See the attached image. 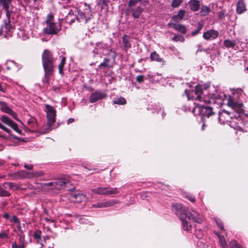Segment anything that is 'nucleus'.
Listing matches in <instances>:
<instances>
[{
  "label": "nucleus",
  "mask_w": 248,
  "mask_h": 248,
  "mask_svg": "<svg viewBox=\"0 0 248 248\" xmlns=\"http://www.w3.org/2000/svg\"><path fill=\"white\" fill-rule=\"evenodd\" d=\"M239 97L237 93H234L232 96H229L228 98L227 105L236 113L234 117H231V121H229V125L234 129L240 128V125L243 124L242 119L246 116L243 112V104L239 102L237 98Z\"/></svg>",
  "instance_id": "obj_1"
},
{
  "label": "nucleus",
  "mask_w": 248,
  "mask_h": 248,
  "mask_svg": "<svg viewBox=\"0 0 248 248\" xmlns=\"http://www.w3.org/2000/svg\"><path fill=\"white\" fill-rule=\"evenodd\" d=\"M43 65L46 76L51 75L53 71V58L51 52L48 50H45L42 56Z\"/></svg>",
  "instance_id": "obj_2"
},
{
  "label": "nucleus",
  "mask_w": 248,
  "mask_h": 248,
  "mask_svg": "<svg viewBox=\"0 0 248 248\" xmlns=\"http://www.w3.org/2000/svg\"><path fill=\"white\" fill-rule=\"evenodd\" d=\"M46 27L44 28V31L47 34H54L60 30L61 26L59 23H55L53 21V16L49 14L46 20Z\"/></svg>",
  "instance_id": "obj_3"
},
{
  "label": "nucleus",
  "mask_w": 248,
  "mask_h": 248,
  "mask_svg": "<svg viewBox=\"0 0 248 248\" xmlns=\"http://www.w3.org/2000/svg\"><path fill=\"white\" fill-rule=\"evenodd\" d=\"M46 117L47 119V124L49 127L46 128L47 126H43V130L44 133L48 132L50 129V127L55 122L56 110L54 108L49 105H46Z\"/></svg>",
  "instance_id": "obj_4"
},
{
  "label": "nucleus",
  "mask_w": 248,
  "mask_h": 248,
  "mask_svg": "<svg viewBox=\"0 0 248 248\" xmlns=\"http://www.w3.org/2000/svg\"><path fill=\"white\" fill-rule=\"evenodd\" d=\"M84 5L85 8L83 11L80 10L78 11L77 18L79 22L86 23L88 20L91 18L92 14L90 6L87 3H85Z\"/></svg>",
  "instance_id": "obj_5"
},
{
  "label": "nucleus",
  "mask_w": 248,
  "mask_h": 248,
  "mask_svg": "<svg viewBox=\"0 0 248 248\" xmlns=\"http://www.w3.org/2000/svg\"><path fill=\"white\" fill-rule=\"evenodd\" d=\"M198 111L199 113L203 116L209 117L213 114L212 108L208 106H205L202 103L197 104L194 108L193 112Z\"/></svg>",
  "instance_id": "obj_6"
},
{
  "label": "nucleus",
  "mask_w": 248,
  "mask_h": 248,
  "mask_svg": "<svg viewBox=\"0 0 248 248\" xmlns=\"http://www.w3.org/2000/svg\"><path fill=\"white\" fill-rule=\"evenodd\" d=\"M185 93L187 95L188 100H196L202 102L201 94L202 93V88L200 86L197 85L196 86L195 91H192L190 93H188L186 90H185Z\"/></svg>",
  "instance_id": "obj_7"
},
{
  "label": "nucleus",
  "mask_w": 248,
  "mask_h": 248,
  "mask_svg": "<svg viewBox=\"0 0 248 248\" xmlns=\"http://www.w3.org/2000/svg\"><path fill=\"white\" fill-rule=\"evenodd\" d=\"M92 192L94 194L100 195L116 194L119 191L116 188H110L108 187H99L92 189Z\"/></svg>",
  "instance_id": "obj_8"
},
{
  "label": "nucleus",
  "mask_w": 248,
  "mask_h": 248,
  "mask_svg": "<svg viewBox=\"0 0 248 248\" xmlns=\"http://www.w3.org/2000/svg\"><path fill=\"white\" fill-rule=\"evenodd\" d=\"M186 217L199 223H202L203 221L202 217L195 211H192L191 212L187 213L186 215Z\"/></svg>",
  "instance_id": "obj_9"
},
{
  "label": "nucleus",
  "mask_w": 248,
  "mask_h": 248,
  "mask_svg": "<svg viewBox=\"0 0 248 248\" xmlns=\"http://www.w3.org/2000/svg\"><path fill=\"white\" fill-rule=\"evenodd\" d=\"M0 109L2 111L10 114L14 118L17 120L16 114L5 103L3 102H0Z\"/></svg>",
  "instance_id": "obj_10"
},
{
  "label": "nucleus",
  "mask_w": 248,
  "mask_h": 248,
  "mask_svg": "<svg viewBox=\"0 0 248 248\" xmlns=\"http://www.w3.org/2000/svg\"><path fill=\"white\" fill-rule=\"evenodd\" d=\"M218 34L217 31L211 30L204 32L203 37L206 40H212L216 38Z\"/></svg>",
  "instance_id": "obj_11"
},
{
  "label": "nucleus",
  "mask_w": 248,
  "mask_h": 248,
  "mask_svg": "<svg viewBox=\"0 0 248 248\" xmlns=\"http://www.w3.org/2000/svg\"><path fill=\"white\" fill-rule=\"evenodd\" d=\"M168 25L170 27H172L176 31L183 34H185L187 31L186 26L181 24H174L173 23H168Z\"/></svg>",
  "instance_id": "obj_12"
},
{
  "label": "nucleus",
  "mask_w": 248,
  "mask_h": 248,
  "mask_svg": "<svg viewBox=\"0 0 248 248\" xmlns=\"http://www.w3.org/2000/svg\"><path fill=\"white\" fill-rule=\"evenodd\" d=\"M236 10L238 14H241L246 11V4L244 0H238L237 3Z\"/></svg>",
  "instance_id": "obj_13"
},
{
  "label": "nucleus",
  "mask_w": 248,
  "mask_h": 248,
  "mask_svg": "<svg viewBox=\"0 0 248 248\" xmlns=\"http://www.w3.org/2000/svg\"><path fill=\"white\" fill-rule=\"evenodd\" d=\"M86 196L82 193H77L72 196L71 200L75 202L79 203L86 200Z\"/></svg>",
  "instance_id": "obj_14"
},
{
  "label": "nucleus",
  "mask_w": 248,
  "mask_h": 248,
  "mask_svg": "<svg viewBox=\"0 0 248 248\" xmlns=\"http://www.w3.org/2000/svg\"><path fill=\"white\" fill-rule=\"evenodd\" d=\"M105 96L104 94L100 92H95L91 95L90 101L93 103L97 100L103 98Z\"/></svg>",
  "instance_id": "obj_15"
},
{
  "label": "nucleus",
  "mask_w": 248,
  "mask_h": 248,
  "mask_svg": "<svg viewBox=\"0 0 248 248\" xmlns=\"http://www.w3.org/2000/svg\"><path fill=\"white\" fill-rule=\"evenodd\" d=\"M186 13V12L185 10L181 9L178 11L177 15H174L172 17V19L174 21H181L183 19Z\"/></svg>",
  "instance_id": "obj_16"
},
{
  "label": "nucleus",
  "mask_w": 248,
  "mask_h": 248,
  "mask_svg": "<svg viewBox=\"0 0 248 248\" xmlns=\"http://www.w3.org/2000/svg\"><path fill=\"white\" fill-rule=\"evenodd\" d=\"M189 3L190 9L193 11L199 10L200 6V1L198 0H190Z\"/></svg>",
  "instance_id": "obj_17"
},
{
  "label": "nucleus",
  "mask_w": 248,
  "mask_h": 248,
  "mask_svg": "<svg viewBox=\"0 0 248 248\" xmlns=\"http://www.w3.org/2000/svg\"><path fill=\"white\" fill-rule=\"evenodd\" d=\"M67 181L62 179L57 180L55 181V188L56 189H61L64 187Z\"/></svg>",
  "instance_id": "obj_18"
},
{
  "label": "nucleus",
  "mask_w": 248,
  "mask_h": 248,
  "mask_svg": "<svg viewBox=\"0 0 248 248\" xmlns=\"http://www.w3.org/2000/svg\"><path fill=\"white\" fill-rule=\"evenodd\" d=\"M230 114L228 113L226 111H223L222 112L219 113L218 119L219 121L223 124L225 123V120L226 119V121L228 122V118H229Z\"/></svg>",
  "instance_id": "obj_19"
},
{
  "label": "nucleus",
  "mask_w": 248,
  "mask_h": 248,
  "mask_svg": "<svg viewBox=\"0 0 248 248\" xmlns=\"http://www.w3.org/2000/svg\"><path fill=\"white\" fill-rule=\"evenodd\" d=\"M150 59L152 61H155L158 62H163V61L159 55L155 52H152L150 54Z\"/></svg>",
  "instance_id": "obj_20"
},
{
  "label": "nucleus",
  "mask_w": 248,
  "mask_h": 248,
  "mask_svg": "<svg viewBox=\"0 0 248 248\" xmlns=\"http://www.w3.org/2000/svg\"><path fill=\"white\" fill-rule=\"evenodd\" d=\"M142 12V9L141 7L138 6L132 10V15L134 18H137L140 16Z\"/></svg>",
  "instance_id": "obj_21"
},
{
  "label": "nucleus",
  "mask_w": 248,
  "mask_h": 248,
  "mask_svg": "<svg viewBox=\"0 0 248 248\" xmlns=\"http://www.w3.org/2000/svg\"><path fill=\"white\" fill-rule=\"evenodd\" d=\"M0 120L4 124H7V125L10 126V125L14 122L12 120H11L9 117L5 115H2L0 118Z\"/></svg>",
  "instance_id": "obj_22"
},
{
  "label": "nucleus",
  "mask_w": 248,
  "mask_h": 248,
  "mask_svg": "<svg viewBox=\"0 0 248 248\" xmlns=\"http://www.w3.org/2000/svg\"><path fill=\"white\" fill-rule=\"evenodd\" d=\"M119 202L118 201L114 200H111L108 201L103 202V208L104 207H110L114 204L118 203Z\"/></svg>",
  "instance_id": "obj_23"
},
{
  "label": "nucleus",
  "mask_w": 248,
  "mask_h": 248,
  "mask_svg": "<svg viewBox=\"0 0 248 248\" xmlns=\"http://www.w3.org/2000/svg\"><path fill=\"white\" fill-rule=\"evenodd\" d=\"M139 1H141L144 5L148 3L147 0H130L128 2V6L129 7L134 6Z\"/></svg>",
  "instance_id": "obj_24"
},
{
  "label": "nucleus",
  "mask_w": 248,
  "mask_h": 248,
  "mask_svg": "<svg viewBox=\"0 0 248 248\" xmlns=\"http://www.w3.org/2000/svg\"><path fill=\"white\" fill-rule=\"evenodd\" d=\"M182 224L183 226L184 229L186 231H188L190 230L191 228V226L190 224H188L187 220L186 219H183L182 217L181 218Z\"/></svg>",
  "instance_id": "obj_25"
},
{
  "label": "nucleus",
  "mask_w": 248,
  "mask_h": 248,
  "mask_svg": "<svg viewBox=\"0 0 248 248\" xmlns=\"http://www.w3.org/2000/svg\"><path fill=\"white\" fill-rule=\"evenodd\" d=\"M215 99H216V97L214 96L213 95L210 98L205 96L203 98V102L207 103H215Z\"/></svg>",
  "instance_id": "obj_26"
},
{
  "label": "nucleus",
  "mask_w": 248,
  "mask_h": 248,
  "mask_svg": "<svg viewBox=\"0 0 248 248\" xmlns=\"http://www.w3.org/2000/svg\"><path fill=\"white\" fill-rule=\"evenodd\" d=\"M34 238L36 239L37 242L39 243L41 247H42L43 245V242L44 240L41 238L39 233L37 232H35L34 234Z\"/></svg>",
  "instance_id": "obj_27"
},
{
  "label": "nucleus",
  "mask_w": 248,
  "mask_h": 248,
  "mask_svg": "<svg viewBox=\"0 0 248 248\" xmlns=\"http://www.w3.org/2000/svg\"><path fill=\"white\" fill-rule=\"evenodd\" d=\"M224 45L227 47H232L235 45V42L230 40H225L224 41Z\"/></svg>",
  "instance_id": "obj_28"
},
{
  "label": "nucleus",
  "mask_w": 248,
  "mask_h": 248,
  "mask_svg": "<svg viewBox=\"0 0 248 248\" xmlns=\"http://www.w3.org/2000/svg\"><path fill=\"white\" fill-rule=\"evenodd\" d=\"M172 40L175 42H184L185 41V38L183 36L180 34L175 35L173 38Z\"/></svg>",
  "instance_id": "obj_29"
},
{
  "label": "nucleus",
  "mask_w": 248,
  "mask_h": 248,
  "mask_svg": "<svg viewBox=\"0 0 248 248\" xmlns=\"http://www.w3.org/2000/svg\"><path fill=\"white\" fill-rule=\"evenodd\" d=\"M113 103L119 105H124L126 104V101L123 97H120L113 101Z\"/></svg>",
  "instance_id": "obj_30"
},
{
  "label": "nucleus",
  "mask_w": 248,
  "mask_h": 248,
  "mask_svg": "<svg viewBox=\"0 0 248 248\" xmlns=\"http://www.w3.org/2000/svg\"><path fill=\"white\" fill-rule=\"evenodd\" d=\"M219 240L223 248H227V244L223 236L218 235Z\"/></svg>",
  "instance_id": "obj_31"
},
{
  "label": "nucleus",
  "mask_w": 248,
  "mask_h": 248,
  "mask_svg": "<svg viewBox=\"0 0 248 248\" xmlns=\"http://www.w3.org/2000/svg\"><path fill=\"white\" fill-rule=\"evenodd\" d=\"M183 1V0H173L171 5L173 8H177L180 5Z\"/></svg>",
  "instance_id": "obj_32"
},
{
  "label": "nucleus",
  "mask_w": 248,
  "mask_h": 248,
  "mask_svg": "<svg viewBox=\"0 0 248 248\" xmlns=\"http://www.w3.org/2000/svg\"><path fill=\"white\" fill-rule=\"evenodd\" d=\"M10 127L17 133L19 134L21 133V130L19 129V128L18 127V125L16 123L13 122L12 124L10 125Z\"/></svg>",
  "instance_id": "obj_33"
},
{
  "label": "nucleus",
  "mask_w": 248,
  "mask_h": 248,
  "mask_svg": "<svg viewBox=\"0 0 248 248\" xmlns=\"http://www.w3.org/2000/svg\"><path fill=\"white\" fill-rule=\"evenodd\" d=\"M123 41L124 43V47L126 48H128L130 47V44L127 39L126 36H124L123 38Z\"/></svg>",
  "instance_id": "obj_34"
},
{
  "label": "nucleus",
  "mask_w": 248,
  "mask_h": 248,
  "mask_svg": "<svg viewBox=\"0 0 248 248\" xmlns=\"http://www.w3.org/2000/svg\"><path fill=\"white\" fill-rule=\"evenodd\" d=\"M202 25L201 23H199L198 28L195 31H194L191 32V35L192 36H194V35L198 34L199 32H200V31L202 29Z\"/></svg>",
  "instance_id": "obj_35"
},
{
  "label": "nucleus",
  "mask_w": 248,
  "mask_h": 248,
  "mask_svg": "<svg viewBox=\"0 0 248 248\" xmlns=\"http://www.w3.org/2000/svg\"><path fill=\"white\" fill-rule=\"evenodd\" d=\"M183 209V206L181 204H176L173 206V210L178 212Z\"/></svg>",
  "instance_id": "obj_36"
},
{
  "label": "nucleus",
  "mask_w": 248,
  "mask_h": 248,
  "mask_svg": "<svg viewBox=\"0 0 248 248\" xmlns=\"http://www.w3.org/2000/svg\"><path fill=\"white\" fill-rule=\"evenodd\" d=\"M10 195V193L3 189V188L0 187V196H9Z\"/></svg>",
  "instance_id": "obj_37"
},
{
  "label": "nucleus",
  "mask_w": 248,
  "mask_h": 248,
  "mask_svg": "<svg viewBox=\"0 0 248 248\" xmlns=\"http://www.w3.org/2000/svg\"><path fill=\"white\" fill-rule=\"evenodd\" d=\"M0 1L3 4V7L7 8L8 5L11 2V0H0Z\"/></svg>",
  "instance_id": "obj_38"
},
{
  "label": "nucleus",
  "mask_w": 248,
  "mask_h": 248,
  "mask_svg": "<svg viewBox=\"0 0 248 248\" xmlns=\"http://www.w3.org/2000/svg\"><path fill=\"white\" fill-rule=\"evenodd\" d=\"M215 221H216V223L217 225V226L221 229L223 230V223L221 222V221L219 219H218V218L216 219Z\"/></svg>",
  "instance_id": "obj_39"
},
{
  "label": "nucleus",
  "mask_w": 248,
  "mask_h": 248,
  "mask_svg": "<svg viewBox=\"0 0 248 248\" xmlns=\"http://www.w3.org/2000/svg\"><path fill=\"white\" fill-rule=\"evenodd\" d=\"M231 248H241V247L235 241H233L231 243Z\"/></svg>",
  "instance_id": "obj_40"
},
{
  "label": "nucleus",
  "mask_w": 248,
  "mask_h": 248,
  "mask_svg": "<svg viewBox=\"0 0 248 248\" xmlns=\"http://www.w3.org/2000/svg\"><path fill=\"white\" fill-rule=\"evenodd\" d=\"M0 128L5 131L8 134L10 133V130L7 128L6 127L2 125L1 123H0Z\"/></svg>",
  "instance_id": "obj_41"
},
{
  "label": "nucleus",
  "mask_w": 248,
  "mask_h": 248,
  "mask_svg": "<svg viewBox=\"0 0 248 248\" xmlns=\"http://www.w3.org/2000/svg\"><path fill=\"white\" fill-rule=\"evenodd\" d=\"M64 63H60V64L59 65V73L60 74H62L63 73V68L64 66Z\"/></svg>",
  "instance_id": "obj_42"
},
{
  "label": "nucleus",
  "mask_w": 248,
  "mask_h": 248,
  "mask_svg": "<svg viewBox=\"0 0 248 248\" xmlns=\"http://www.w3.org/2000/svg\"><path fill=\"white\" fill-rule=\"evenodd\" d=\"M144 77L142 75H140L137 77L136 80L139 82H142L143 81Z\"/></svg>",
  "instance_id": "obj_43"
},
{
  "label": "nucleus",
  "mask_w": 248,
  "mask_h": 248,
  "mask_svg": "<svg viewBox=\"0 0 248 248\" xmlns=\"http://www.w3.org/2000/svg\"><path fill=\"white\" fill-rule=\"evenodd\" d=\"M209 11L210 10L208 7H205L202 8L201 12H204V14H207L209 13Z\"/></svg>",
  "instance_id": "obj_44"
},
{
  "label": "nucleus",
  "mask_w": 248,
  "mask_h": 248,
  "mask_svg": "<svg viewBox=\"0 0 248 248\" xmlns=\"http://www.w3.org/2000/svg\"><path fill=\"white\" fill-rule=\"evenodd\" d=\"M44 186H53L55 188V181L44 184Z\"/></svg>",
  "instance_id": "obj_45"
},
{
  "label": "nucleus",
  "mask_w": 248,
  "mask_h": 248,
  "mask_svg": "<svg viewBox=\"0 0 248 248\" xmlns=\"http://www.w3.org/2000/svg\"><path fill=\"white\" fill-rule=\"evenodd\" d=\"M103 202L98 203L95 204L93 205V206L96 208H103Z\"/></svg>",
  "instance_id": "obj_46"
},
{
  "label": "nucleus",
  "mask_w": 248,
  "mask_h": 248,
  "mask_svg": "<svg viewBox=\"0 0 248 248\" xmlns=\"http://www.w3.org/2000/svg\"><path fill=\"white\" fill-rule=\"evenodd\" d=\"M187 198L191 202H195V199L192 195H188L186 196Z\"/></svg>",
  "instance_id": "obj_47"
},
{
  "label": "nucleus",
  "mask_w": 248,
  "mask_h": 248,
  "mask_svg": "<svg viewBox=\"0 0 248 248\" xmlns=\"http://www.w3.org/2000/svg\"><path fill=\"white\" fill-rule=\"evenodd\" d=\"M4 186L6 188L9 187L10 188H12L13 186V184L11 183H7L5 184Z\"/></svg>",
  "instance_id": "obj_48"
},
{
  "label": "nucleus",
  "mask_w": 248,
  "mask_h": 248,
  "mask_svg": "<svg viewBox=\"0 0 248 248\" xmlns=\"http://www.w3.org/2000/svg\"><path fill=\"white\" fill-rule=\"evenodd\" d=\"M12 248H24L23 246H17L16 243H14L12 245Z\"/></svg>",
  "instance_id": "obj_49"
},
{
  "label": "nucleus",
  "mask_w": 248,
  "mask_h": 248,
  "mask_svg": "<svg viewBox=\"0 0 248 248\" xmlns=\"http://www.w3.org/2000/svg\"><path fill=\"white\" fill-rule=\"evenodd\" d=\"M24 167L25 168L29 169V170H31L32 168V165H25Z\"/></svg>",
  "instance_id": "obj_50"
},
{
  "label": "nucleus",
  "mask_w": 248,
  "mask_h": 248,
  "mask_svg": "<svg viewBox=\"0 0 248 248\" xmlns=\"http://www.w3.org/2000/svg\"><path fill=\"white\" fill-rule=\"evenodd\" d=\"M12 221H13L14 222H17V218L15 216H13L12 218Z\"/></svg>",
  "instance_id": "obj_51"
},
{
  "label": "nucleus",
  "mask_w": 248,
  "mask_h": 248,
  "mask_svg": "<svg viewBox=\"0 0 248 248\" xmlns=\"http://www.w3.org/2000/svg\"><path fill=\"white\" fill-rule=\"evenodd\" d=\"M74 121V119L73 118H69L67 120V123H68V124H69L73 122Z\"/></svg>",
  "instance_id": "obj_52"
},
{
  "label": "nucleus",
  "mask_w": 248,
  "mask_h": 248,
  "mask_svg": "<svg viewBox=\"0 0 248 248\" xmlns=\"http://www.w3.org/2000/svg\"><path fill=\"white\" fill-rule=\"evenodd\" d=\"M65 58L63 57L61 60V63H64L65 64Z\"/></svg>",
  "instance_id": "obj_53"
},
{
  "label": "nucleus",
  "mask_w": 248,
  "mask_h": 248,
  "mask_svg": "<svg viewBox=\"0 0 248 248\" xmlns=\"http://www.w3.org/2000/svg\"><path fill=\"white\" fill-rule=\"evenodd\" d=\"M4 216V217L5 218H6V219H7V218H8V217H9V215H8V214H7V213H5V214H4V216Z\"/></svg>",
  "instance_id": "obj_54"
},
{
  "label": "nucleus",
  "mask_w": 248,
  "mask_h": 248,
  "mask_svg": "<svg viewBox=\"0 0 248 248\" xmlns=\"http://www.w3.org/2000/svg\"><path fill=\"white\" fill-rule=\"evenodd\" d=\"M39 176V174L37 173H35L34 174H32L31 176H30L31 177H37Z\"/></svg>",
  "instance_id": "obj_55"
},
{
  "label": "nucleus",
  "mask_w": 248,
  "mask_h": 248,
  "mask_svg": "<svg viewBox=\"0 0 248 248\" xmlns=\"http://www.w3.org/2000/svg\"><path fill=\"white\" fill-rule=\"evenodd\" d=\"M8 62H11V63L14 64V63L12 61H7L6 63L7 64Z\"/></svg>",
  "instance_id": "obj_56"
},
{
  "label": "nucleus",
  "mask_w": 248,
  "mask_h": 248,
  "mask_svg": "<svg viewBox=\"0 0 248 248\" xmlns=\"http://www.w3.org/2000/svg\"><path fill=\"white\" fill-rule=\"evenodd\" d=\"M70 14H70V12H69V14H68V16H67L66 17V18H67V19H68L69 16V15H70Z\"/></svg>",
  "instance_id": "obj_57"
},
{
  "label": "nucleus",
  "mask_w": 248,
  "mask_h": 248,
  "mask_svg": "<svg viewBox=\"0 0 248 248\" xmlns=\"http://www.w3.org/2000/svg\"><path fill=\"white\" fill-rule=\"evenodd\" d=\"M0 137L5 138V137L0 134Z\"/></svg>",
  "instance_id": "obj_58"
},
{
  "label": "nucleus",
  "mask_w": 248,
  "mask_h": 248,
  "mask_svg": "<svg viewBox=\"0 0 248 248\" xmlns=\"http://www.w3.org/2000/svg\"><path fill=\"white\" fill-rule=\"evenodd\" d=\"M215 97H216V99H217V98H219V97H217L216 96H215Z\"/></svg>",
  "instance_id": "obj_59"
},
{
  "label": "nucleus",
  "mask_w": 248,
  "mask_h": 248,
  "mask_svg": "<svg viewBox=\"0 0 248 248\" xmlns=\"http://www.w3.org/2000/svg\"><path fill=\"white\" fill-rule=\"evenodd\" d=\"M247 71L248 72V67L246 68Z\"/></svg>",
  "instance_id": "obj_60"
},
{
  "label": "nucleus",
  "mask_w": 248,
  "mask_h": 248,
  "mask_svg": "<svg viewBox=\"0 0 248 248\" xmlns=\"http://www.w3.org/2000/svg\"><path fill=\"white\" fill-rule=\"evenodd\" d=\"M7 68L8 69H10V68H9V67H7Z\"/></svg>",
  "instance_id": "obj_61"
}]
</instances>
